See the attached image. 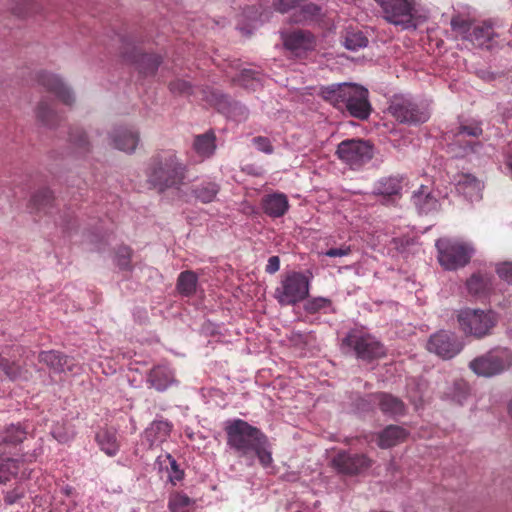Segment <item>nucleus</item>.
<instances>
[{
	"mask_svg": "<svg viewBox=\"0 0 512 512\" xmlns=\"http://www.w3.org/2000/svg\"><path fill=\"white\" fill-rule=\"evenodd\" d=\"M216 136L213 131L197 135L194 139L193 148L202 158L211 157L216 150Z\"/></svg>",
	"mask_w": 512,
	"mask_h": 512,
	"instance_id": "obj_29",
	"label": "nucleus"
},
{
	"mask_svg": "<svg viewBox=\"0 0 512 512\" xmlns=\"http://www.w3.org/2000/svg\"><path fill=\"white\" fill-rule=\"evenodd\" d=\"M372 462L365 454H350L342 451L332 459V466L339 473L352 476L369 469Z\"/></svg>",
	"mask_w": 512,
	"mask_h": 512,
	"instance_id": "obj_14",
	"label": "nucleus"
},
{
	"mask_svg": "<svg viewBox=\"0 0 512 512\" xmlns=\"http://www.w3.org/2000/svg\"><path fill=\"white\" fill-rule=\"evenodd\" d=\"M69 140L81 154H85L90 151V142L82 129L73 128L69 133Z\"/></svg>",
	"mask_w": 512,
	"mask_h": 512,
	"instance_id": "obj_38",
	"label": "nucleus"
},
{
	"mask_svg": "<svg viewBox=\"0 0 512 512\" xmlns=\"http://www.w3.org/2000/svg\"><path fill=\"white\" fill-rule=\"evenodd\" d=\"M437 260L447 271L465 267L474 254L473 246L458 238L443 237L436 240Z\"/></svg>",
	"mask_w": 512,
	"mask_h": 512,
	"instance_id": "obj_4",
	"label": "nucleus"
},
{
	"mask_svg": "<svg viewBox=\"0 0 512 512\" xmlns=\"http://www.w3.org/2000/svg\"><path fill=\"white\" fill-rule=\"evenodd\" d=\"M299 0H274L275 9L281 13L288 12L290 9L295 8Z\"/></svg>",
	"mask_w": 512,
	"mask_h": 512,
	"instance_id": "obj_49",
	"label": "nucleus"
},
{
	"mask_svg": "<svg viewBox=\"0 0 512 512\" xmlns=\"http://www.w3.org/2000/svg\"><path fill=\"white\" fill-rule=\"evenodd\" d=\"M96 442L108 456H115L119 451V443L114 430L102 429L96 434Z\"/></svg>",
	"mask_w": 512,
	"mask_h": 512,
	"instance_id": "obj_30",
	"label": "nucleus"
},
{
	"mask_svg": "<svg viewBox=\"0 0 512 512\" xmlns=\"http://www.w3.org/2000/svg\"><path fill=\"white\" fill-rule=\"evenodd\" d=\"M280 268V259L278 256H271L268 259V263L266 265V272L269 274L276 273Z\"/></svg>",
	"mask_w": 512,
	"mask_h": 512,
	"instance_id": "obj_52",
	"label": "nucleus"
},
{
	"mask_svg": "<svg viewBox=\"0 0 512 512\" xmlns=\"http://www.w3.org/2000/svg\"><path fill=\"white\" fill-rule=\"evenodd\" d=\"M227 446L238 458L253 466L258 459L262 467L267 468L273 462L271 444L267 435L259 428L242 419H235L226 424Z\"/></svg>",
	"mask_w": 512,
	"mask_h": 512,
	"instance_id": "obj_1",
	"label": "nucleus"
},
{
	"mask_svg": "<svg viewBox=\"0 0 512 512\" xmlns=\"http://www.w3.org/2000/svg\"><path fill=\"white\" fill-rule=\"evenodd\" d=\"M25 494L26 487L23 483H18L12 490L6 492L4 502L6 505H13L23 499Z\"/></svg>",
	"mask_w": 512,
	"mask_h": 512,
	"instance_id": "obj_43",
	"label": "nucleus"
},
{
	"mask_svg": "<svg viewBox=\"0 0 512 512\" xmlns=\"http://www.w3.org/2000/svg\"><path fill=\"white\" fill-rule=\"evenodd\" d=\"M38 360L54 373H77L79 370V366L73 357L56 350L41 351L38 355Z\"/></svg>",
	"mask_w": 512,
	"mask_h": 512,
	"instance_id": "obj_16",
	"label": "nucleus"
},
{
	"mask_svg": "<svg viewBox=\"0 0 512 512\" xmlns=\"http://www.w3.org/2000/svg\"><path fill=\"white\" fill-rule=\"evenodd\" d=\"M52 435H53V437H54L56 440H58V441H59V442H61V443H65V442H67V441L69 440V437H68V436L63 435V434L59 433V432H58V431H56V430H53Z\"/></svg>",
	"mask_w": 512,
	"mask_h": 512,
	"instance_id": "obj_53",
	"label": "nucleus"
},
{
	"mask_svg": "<svg viewBox=\"0 0 512 512\" xmlns=\"http://www.w3.org/2000/svg\"><path fill=\"white\" fill-rule=\"evenodd\" d=\"M54 201V196L51 190L48 188H42L36 191L30 201L28 208L31 213L40 214V213H48L50 208L52 207V203Z\"/></svg>",
	"mask_w": 512,
	"mask_h": 512,
	"instance_id": "obj_26",
	"label": "nucleus"
},
{
	"mask_svg": "<svg viewBox=\"0 0 512 512\" xmlns=\"http://www.w3.org/2000/svg\"><path fill=\"white\" fill-rule=\"evenodd\" d=\"M172 424L166 420L153 421L144 431V438L150 447L158 446L170 436Z\"/></svg>",
	"mask_w": 512,
	"mask_h": 512,
	"instance_id": "obj_25",
	"label": "nucleus"
},
{
	"mask_svg": "<svg viewBox=\"0 0 512 512\" xmlns=\"http://www.w3.org/2000/svg\"><path fill=\"white\" fill-rule=\"evenodd\" d=\"M36 115L39 121L48 127H54L59 122V115L52 108V103L41 101L36 109Z\"/></svg>",
	"mask_w": 512,
	"mask_h": 512,
	"instance_id": "obj_34",
	"label": "nucleus"
},
{
	"mask_svg": "<svg viewBox=\"0 0 512 512\" xmlns=\"http://www.w3.org/2000/svg\"><path fill=\"white\" fill-rule=\"evenodd\" d=\"M320 7L316 4L309 3L302 6L299 10L295 11L292 15V22L302 23L313 20L320 15Z\"/></svg>",
	"mask_w": 512,
	"mask_h": 512,
	"instance_id": "obj_37",
	"label": "nucleus"
},
{
	"mask_svg": "<svg viewBox=\"0 0 512 512\" xmlns=\"http://www.w3.org/2000/svg\"><path fill=\"white\" fill-rule=\"evenodd\" d=\"M389 111L397 121L410 125L424 123L430 117L426 109L404 97H395L389 106Z\"/></svg>",
	"mask_w": 512,
	"mask_h": 512,
	"instance_id": "obj_11",
	"label": "nucleus"
},
{
	"mask_svg": "<svg viewBox=\"0 0 512 512\" xmlns=\"http://www.w3.org/2000/svg\"><path fill=\"white\" fill-rule=\"evenodd\" d=\"M198 276L192 270H186L179 274L177 278V291L185 297H190L196 293Z\"/></svg>",
	"mask_w": 512,
	"mask_h": 512,
	"instance_id": "obj_31",
	"label": "nucleus"
},
{
	"mask_svg": "<svg viewBox=\"0 0 512 512\" xmlns=\"http://www.w3.org/2000/svg\"><path fill=\"white\" fill-rule=\"evenodd\" d=\"M258 76V72L251 69H244L240 74L239 82L245 87H250V80H258Z\"/></svg>",
	"mask_w": 512,
	"mask_h": 512,
	"instance_id": "obj_50",
	"label": "nucleus"
},
{
	"mask_svg": "<svg viewBox=\"0 0 512 512\" xmlns=\"http://www.w3.org/2000/svg\"><path fill=\"white\" fill-rule=\"evenodd\" d=\"M37 82L46 91L54 94L61 102L66 105H71L74 102V95L71 90L62 82V80L45 71L38 73Z\"/></svg>",
	"mask_w": 512,
	"mask_h": 512,
	"instance_id": "obj_17",
	"label": "nucleus"
},
{
	"mask_svg": "<svg viewBox=\"0 0 512 512\" xmlns=\"http://www.w3.org/2000/svg\"><path fill=\"white\" fill-rule=\"evenodd\" d=\"M304 310L309 314H315L320 311H324L325 313L328 311L334 312L332 301L325 297L308 299L304 304Z\"/></svg>",
	"mask_w": 512,
	"mask_h": 512,
	"instance_id": "obj_36",
	"label": "nucleus"
},
{
	"mask_svg": "<svg viewBox=\"0 0 512 512\" xmlns=\"http://www.w3.org/2000/svg\"><path fill=\"white\" fill-rule=\"evenodd\" d=\"M170 91L177 94H190L191 85L185 80H175L169 84Z\"/></svg>",
	"mask_w": 512,
	"mask_h": 512,
	"instance_id": "obj_47",
	"label": "nucleus"
},
{
	"mask_svg": "<svg viewBox=\"0 0 512 512\" xmlns=\"http://www.w3.org/2000/svg\"><path fill=\"white\" fill-rule=\"evenodd\" d=\"M168 459L170 460V466L172 474L170 475V480L173 484H176L177 481H180L184 477V471L179 468V465L177 464L176 460L173 459L170 455L168 456Z\"/></svg>",
	"mask_w": 512,
	"mask_h": 512,
	"instance_id": "obj_48",
	"label": "nucleus"
},
{
	"mask_svg": "<svg viewBox=\"0 0 512 512\" xmlns=\"http://www.w3.org/2000/svg\"><path fill=\"white\" fill-rule=\"evenodd\" d=\"M381 7L384 18L391 24L403 28L413 26L416 0H375Z\"/></svg>",
	"mask_w": 512,
	"mask_h": 512,
	"instance_id": "obj_10",
	"label": "nucleus"
},
{
	"mask_svg": "<svg viewBox=\"0 0 512 512\" xmlns=\"http://www.w3.org/2000/svg\"><path fill=\"white\" fill-rule=\"evenodd\" d=\"M342 344L351 349L358 359L372 362L386 356L384 344L374 335L362 329H352L347 333Z\"/></svg>",
	"mask_w": 512,
	"mask_h": 512,
	"instance_id": "obj_6",
	"label": "nucleus"
},
{
	"mask_svg": "<svg viewBox=\"0 0 512 512\" xmlns=\"http://www.w3.org/2000/svg\"><path fill=\"white\" fill-rule=\"evenodd\" d=\"M124 57L135 63L139 72L145 76L153 75L161 64V57L156 54L141 53L136 47L131 52L124 51Z\"/></svg>",
	"mask_w": 512,
	"mask_h": 512,
	"instance_id": "obj_19",
	"label": "nucleus"
},
{
	"mask_svg": "<svg viewBox=\"0 0 512 512\" xmlns=\"http://www.w3.org/2000/svg\"><path fill=\"white\" fill-rule=\"evenodd\" d=\"M309 291V278L302 272L291 271L282 275L275 288L274 298L281 306H293L305 300Z\"/></svg>",
	"mask_w": 512,
	"mask_h": 512,
	"instance_id": "obj_5",
	"label": "nucleus"
},
{
	"mask_svg": "<svg viewBox=\"0 0 512 512\" xmlns=\"http://www.w3.org/2000/svg\"><path fill=\"white\" fill-rule=\"evenodd\" d=\"M338 158L352 169H359L373 157V146L362 139H346L338 144Z\"/></svg>",
	"mask_w": 512,
	"mask_h": 512,
	"instance_id": "obj_9",
	"label": "nucleus"
},
{
	"mask_svg": "<svg viewBox=\"0 0 512 512\" xmlns=\"http://www.w3.org/2000/svg\"><path fill=\"white\" fill-rule=\"evenodd\" d=\"M508 411H509L510 416L512 417V400L509 403Z\"/></svg>",
	"mask_w": 512,
	"mask_h": 512,
	"instance_id": "obj_56",
	"label": "nucleus"
},
{
	"mask_svg": "<svg viewBox=\"0 0 512 512\" xmlns=\"http://www.w3.org/2000/svg\"><path fill=\"white\" fill-rule=\"evenodd\" d=\"M409 433L406 429L398 425H388L383 429L377 438V445L381 449H388L403 443Z\"/></svg>",
	"mask_w": 512,
	"mask_h": 512,
	"instance_id": "obj_24",
	"label": "nucleus"
},
{
	"mask_svg": "<svg viewBox=\"0 0 512 512\" xmlns=\"http://www.w3.org/2000/svg\"><path fill=\"white\" fill-rule=\"evenodd\" d=\"M451 24H452L453 28H457V27L464 26L465 22L464 21L460 22L458 19H452Z\"/></svg>",
	"mask_w": 512,
	"mask_h": 512,
	"instance_id": "obj_54",
	"label": "nucleus"
},
{
	"mask_svg": "<svg viewBox=\"0 0 512 512\" xmlns=\"http://www.w3.org/2000/svg\"><path fill=\"white\" fill-rule=\"evenodd\" d=\"M373 401L378 404L381 412L391 417L403 416L405 414L404 402L389 393H377L373 396Z\"/></svg>",
	"mask_w": 512,
	"mask_h": 512,
	"instance_id": "obj_23",
	"label": "nucleus"
},
{
	"mask_svg": "<svg viewBox=\"0 0 512 512\" xmlns=\"http://www.w3.org/2000/svg\"><path fill=\"white\" fill-rule=\"evenodd\" d=\"M482 132L483 130L479 123H470L467 125H461L456 135L457 137H460L461 135L479 137L482 135Z\"/></svg>",
	"mask_w": 512,
	"mask_h": 512,
	"instance_id": "obj_44",
	"label": "nucleus"
},
{
	"mask_svg": "<svg viewBox=\"0 0 512 512\" xmlns=\"http://www.w3.org/2000/svg\"><path fill=\"white\" fill-rule=\"evenodd\" d=\"M457 318L463 332L476 338L490 334L497 323L496 314L490 310L466 308L459 312Z\"/></svg>",
	"mask_w": 512,
	"mask_h": 512,
	"instance_id": "obj_8",
	"label": "nucleus"
},
{
	"mask_svg": "<svg viewBox=\"0 0 512 512\" xmlns=\"http://www.w3.org/2000/svg\"><path fill=\"white\" fill-rule=\"evenodd\" d=\"M132 253V249L125 245H121L116 249L115 260L121 270L131 271L133 269L131 264Z\"/></svg>",
	"mask_w": 512,
	"mask_h": 512,
	"instance_id": "obj_39",
	"label": "nucleus"
},
{
	"mask_svg": "<svg viewBox=\"0 0 512 512\" xmlns=\"http://www.w3.org/2000/svg\"><path fill=\"white\" fill-rule=\"evenodd\" d=\"M187 166L174 151H161L154 154L146 168L147 182L160 192L174 188L179 190L185 183Z\"/></svg>",
	"mask_w": 512,
	"mask_h": 512,
	"instance_id": "obj_3",
	"label": "nucleus"
},
{
	"mask_svg": "<svg viewBox=\"0 0 512 512\" xmlns=\"http://www.w3.org/2000/svg\"><path fill=\"white\" fill-rule=\"evenodd\" d=\"M467 289L473 295L485 294L491 287V278L488 275L475 273L467 280Z\"/></svg>",
	"mask_w": 512,
	"mask_h": 512,
	"instance_id": "obj_33",
	"label": "nucleus"
},
{
	"mask_svg": "<svg viewBox=\"0 0 512 512\" xmlns=\"http://www.w3.org/2000/svg\"><path fill=\"white\" fill-rule=\"evenodd\" d=\"M27 433V428L19 423L10 424L4 428L0 436V464L7 460H13L9 457L12 454V449L26 439Z\"/></svg>",
	"mask_w": 512,
	"mask_h": 512,
	"instance_id": "obj_15",
	"label": "nucleus"
},
{
	"mask_svg": "<svg viewBox=\"0 0 512 512\" xmlns=\"http://www.w3.org/2000/svg\"><path fill=\"white\" fill-rule=\"evenodd\" d=\"M19 460H7L0 464V484L10 480V476H16L19 472Z\"/></svg>",
	"mask_w": 512,
	"mask_h": 512,
	"instance_id": "obj_42",
	"label": "nucleus"
},
{
	"mask_svg": "<svg viewBox=\"0 0 512 512\" xmlns=\"http://www.w3.org/2000/svg\"><path fill=\"white\" fill-rule=\"evenodd\" d=\"M175 382V375L171 368L166 365L153 367L147 376V383L150 387L159 392L165 391Z\"/></svg>",
	"mask_w": 512,
	"mask_h": 512,
	"instance_id": "obj_22",
	"label": "nucleus"
},
{
	"mask_svg": "<svg viewBox=\"0 0 512 512\" xmlns=\"http://www.w3.org/2000/svg\"><path fill=\"white\" fill-rule=\"evenodd\" d=\"M498 276L509 284H512V262H504L497 265Z\"/></svg>",
	"mask_w": 512,
	"mask_h": 512,
	"instance_id": "obj_46",
	"label": "nucleus"
},
{
	"mask_svg": "<svg viewBox=\"0 0 512 512\" xmlns=\"http://www.w3.org/2000/svg\"><path fill=\"white\" fill-rule=\"evenodd\" d=\"M26 353L23 347L16 346L12 349L10 359L0 355V377H4L13 382L29 381L32 378V372L27 367L26 361L20 363L16 360Z\"/></svg>",
	"mask_w": 512,
	"mask_h": 512,
	"instance_id": "obj_13",
	"label": "nucleus"
},
{
	"mask_svg": "<svg viewBox=\"0 0 512 512\" xmlns=\"http://www.w3.org/2000/svg\"><path fill=\"white\" fill-rule=\"evenodd\" d=\"M253 145L256 147L257 150L266 153V154H272L274 149L271 144V141L264 136H257L252 139Z\"/></svg>",
	"mask_w": 512,
	"mask_h": 512,
	"instance_id": "obj_45",
	"label": "nucleus"
},
{
	"mask_svg": "<svg viewBox=\"0 0 512 512\" xmlns=\"http://www.w3.org/2000/svg\"><path fill=\"white\" fill-rule=\"evenodd\" d=\"M140 141L139 132L132 127L119 126L109 136V144L126 153H132Z\"/></svg>",
	"mask_w": 512,
	"mask_h": 512,
	"instance_id": "obj_18",
	"label": "nucleus"
},
{
	"mask_svg": "<svg viewBox=\"0 0 512 512\" xmlns=\"http://www.w3.org/2000/svg\"><path fill=\"white\" fill-rule=\"evenodd\" d=\"M426 348L429 352L447 360L461 352L463 343L455 333L440 330L429 337Z\"/></svg>",
	"mask_w": 512,
	"mask_h": 512,
	"instance_id": "obj_12",
	"label": "nucleus"
},
{
	"mask_svg": "<svg viewBox=\"0 0 512 512\" xmlns=\"http://www.w3.org/2000/svg\"><path fill=\"white\" fill-rule=\"evenodd\" d=\"M284 46L295 55L312 50L315 46L314 36L303 30H295L283 37Z\"/></svg>",
	"mask_w": 512,
	"mask_h": 512,
	"instance_id": "obj_20",
	"label": "nucleus"
},
{
	"mask_svg": "<svg viewBox=\"0 0 512 512\" xmlns=\"http://www.w3.org/2000/svg\"><path fill=\"white\" fill-rule=\"evenodd\" d=\"M344 43L347 49L356 51L360 48L366 47L368 44V39L360 31L347 32Z\"/></svg>",
	"mask_w": 512,
	"mask_h": 512,
	"instance_id": "obj_41",
	"label": "nucleus"
},
{
	"mask_svg": "<svg viewBox=\"0 0 512 512\" xmlns=\"http://www.w3.org/2000/svg\"><path fill=\"white\" fill-rule=\"evenodd\" d=\"M482 188L481 182L472 175H464L458 182V189L461 190L466 196L481 197L480 191Z\"/></svg>",
	"mask_w": 512,
	"mask_h": 512,
	"instance_id": "obj_35",
	"label": "nucleus"
},
{
	"mask_svg": "<svg viewBox=\"0 0 512 512\" xmlns=\"http://www.w3.org/2000/svg\"><path fill=\"white\" fill-rule=\"evenodd\" d=\"M193 504V500L185 494L176 493L169 499V509L171 512H188V508Z\"/></svg>",
	"mask_w": 512,
	"mask_h": 512,
	"instance_id": "obj_40",
	"label": "nucleus"
},
{
	"mask_svg": "<svg viewBox=\"0 0 512 512\" xmlns=\"http://www.w3.org/2000/svg\"><path fill=\"white\" fill-rule=\"evenodd\" d=\"M261 208L269 217H282L289 209L288 198L283 193L264 195L261 199Z\"/></svg>",
	"mask_w": 512,
	"mask_h": 512,
	"instance_id": "obj_21",
	"label": "nucleus"
},
{
	"mask_svg": "<svg viewBox=\"0 0 512 512\" xmlns=\"http://www.w3.org/2000/svg\"><path fill=\"white\" fill-rule=\"evenodd\" d=\"M319 95L341 112L359 120H366L372 111L368 90L355 83H340L323 86Z\"/></svg>",
	"mask_w": 512,
	"mask_h": 512,
	"instance_id": "obj_2",
	"label": "nucleus"
},
{
	"mask_svg": "<svg viewBox=\"0 0 512 512\" xmlns=\"http://www.w3.org/2000/svg\"><path fill=\"white\" fill-rule=\"evenodd\" d=\"M506 165L512 172V155L507 158Z\"/></svg>",
	"mask_w": 512,
	"mask_h": 512,
	"instance_id": "obj_55",
	"label": "nucleus"
},
{
	"mask_svg": "<svg viewBox=\"0 0 512 512\" xmlns=\"http://www.w3.org/2000/svg\"><path fill=\"white\" fill-rule=\"evenodd\" d=\"M351 253V248L349 246H343L339 248H330L326 251V256L328 257H342L347 256Z\"/></svg>",
	"mask_w": 512,
	"mask_h": 512,
	"instance_id": "obj_51",
	"label": "nucleus"
},
{
	"mask_svg": "<svg viewBox=\"0 0 512 512\" xmlns=\"http://www.w3.org/2000/svg\"><path fill=\"white\" fill-rule=\"evenodd\" d=\"M412 201L421 213H429L437 209L438 201L428 187L421 185L412 195Z\"/></svg>",
	"mask_w": 512,
	"mask_h": 512,
	"instance_id": "obj_28",
	"label": "nucleus"
},
{
	"mask_svg": "<svg viewBox=\"0 0 512 512\" xmlns=\"http://www.w3.org/2000/svg\"><path fill=\"white\" fill-rule=\"evenodd\" d=\"M478 376L491 377L512 367V352L507 348H495L476 357L469 363Z\"/></svg>",
	"mask_w": 512,
	"mask_h": 512,
	"instance_id": "obj_7",
	"label": "nucleus"
},
{
	"mask_svg": "<svg viewBox=\"0 0 512 512\" xmlns=\"http://www.w3.org/2000/svg\"><path fill=\"white\" fill-rule=\"evenodd\" d=\"M220 191V186L216 182H202L193 188L194 197L204 204L213 202Z\"/></svg>",
	"mask_w": 512,
	"mask_h": 512,
	"instance_id": "obj_32",
	"label": "nucleus"
},
{
	"mask_svg": "<svg viewBox=\"0 0 512 512\" xmlns=\"http://www.w3.org/2000/svg\"><path fill=\"white\" fill-rule=\"evenodd\" d=\"M403 181L404 178L401 176L382 178L375 187V193L392 199L395 196H399L403 187Z\"/></svg>",
	"mask_w": 512,
	"mask_h": 512,
	"instance_id": "obj_27",
	"label": "nucleus"
}]
</instances>
